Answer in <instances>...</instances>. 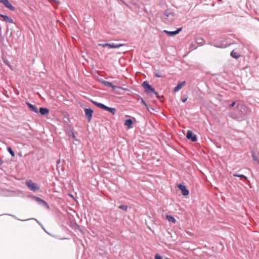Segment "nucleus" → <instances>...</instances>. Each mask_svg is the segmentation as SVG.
<instances>
[{
    "mask_svg": "<svg viewBox=\"0 0 259 259\" xmlns=\"http://www.w3.org/2000/svg\"><path fill=\"white\" fill-rule=\"evenodd\" d=\"M26 185L31 191H36L39 189V187L37 185V184L33 183L30 180L26 182Z\"/></svg>",
    "mask_w": 259,
    "mask_h": 259,
    "instance_id": "obj_1",
    "label": "nucleus"
},
{
    "mask_svg": "<svg viewBox=\"0 0 259 259\" xmlns=\"http://www.w3.org/2000/svg\"><path fill=\"white\" fill-rule=\"evenodd\" d=\"M142 87L147 93H152L154 92V89L149 83L147 81H145L142 83Z\"/></svg>",
    "mask_w": 259,
    "mask_h": 259,
    "instance_id": "obj_2",
    "label": "nucleus"
},
{
    "mask_svg": "<svg viewBox=\"0 0 259 259\" xmlns=\"http://www.w3.org/2000/svg\"><path fill=\"white\" fill-rule=\"evenodd\" d=\"M102 83H103V84H104L105 85H106L107 87L112 88L113 91H114L115 89H122L123 90H125V91L127 90L126 89L123 88L122 87L114 85L112 84V83L111 82H109V81H105V80H103Z\"/></svg>",
    "mask_w": 259,
    "mask_h": 259,
    "instance_id": "obj_3",
    "label": "nucleus"
},
{
    "mask_svg": "<svg viewBox=\"0 0 259 259\" xmlns=\"http://www.w3.org/2000/svg\"><path fill=\"white\" fill-rule=\"evenodd\" d=\"M0 3L11 11H14L15 10V8L10 4L8 0H0Z\"/></svg>",
    "mask_w": 259,
    "mask_h": 259,
    "instance_id": "obj_4",
    "label": "nucleus"
},
{
    "mask_svg": "<svg viewBox=\"0 0 259 259\" xmlns=\"http://www.w3.org/2000/svg\"><path fill=\"white\" fill-rule=\"evenodd\" d=\"M33 199L36 201L39 204L42 205V206L47 207L48 209L50 208L48 203L43 199L36 196H34Z\"/></svg>",
    "mask_w": 259,
    "mask_h": 259,
    "instance_id": "obj_5",
    "label": "nucleus"
},
{
    "mask_svg": "<svg viewBox=\"0 0 259 259\" xmlns=\"http://www.w3.org/2000/svg\"><path fill=\"white\" fill-rule=\"evenodd\" d=\"M84 111L85 115L88 118V121L90 122L92 118L93 110L91 108H85Z\"/></svg>",
    "mask_w": 259,
    "mask_h": 259,
    "instance_id": "obj_6",
    "label": "nucleus"
},
{
    "mask_svg": "<svg viewBox=\"0 0 259 259\" xmlns=\"http://www.w3.org/2000/svg\"><path fill=\"white\" fill-rule=\"evenodd\" d=\"M186 137L188 139L191 140L192 142H196L197 140L196 135L190 130L188 131Z\"/></svg>",
    "mask_w": 259,
    "mask_h": 259,
    "instance_id": "obj_7",
    "label": "nucleus"
},
{
    "mask_svg": "<svg viewBox=\"0 0 259 259\" xmlns=\"http://www.w3.org/2000/svg\"><path fill=\"white\" fill-rule=\"evenodd\" d=\"M182 27H180L179 28H178L175 31H170L164 30L163 31V32L169 36H175V35H177V34H178L180 31H182Z\"/></svg>",
    "mask_w": 259,
    "mask_h": 259,
    "instance_id": "obj_8",
    "label": "nucleus"
},
{
    "mask_svg": "<svg viewBox=\"0 0 259 259\" xmlns=\"http://www.w3.org/2000/svg\"><path fill=\"white\" fill-rule=\"evenodd\" d=\"M178 188L181 191L182 195L184 196H187L189 195V191L185 186L182 184H179L178 185Z\"/></svg>",
    "mask_w": 259,
    "mask_h": 259,
    "instance_id": "obj_9",
    "label": "nucleus"
},
{
    "mask_svg": "<svg viewBox=\"0 0 259 259\" xmlns=\"http://www.w3.org/2000/svg\"><path fill=\"white\" fill-rule=\"evenodd\" d=\"M186 81H183L182 82H179L177 85L174 89V92H177L179 91L186 84Z\"/></svg>",
    "mask_w": 259,
    "mask_h": 259,
    "instance_id": "obj_10",
    "label": "nucleus"
},
{
    "mask_svg": "<svg viewBox=\"0 0 259 259\" xmlns=\"http://www.w3.org/2000/svg\"><path fill=\"white\" fill-rule=\"evenodd\" d=\"M26 104L31 111L34 112L36 113H38L37 108L35 106H34L33 105L31 104L29 102H26Z\"/></svg>",
    "mask_w": 259,
    "mask_h": 259,
    "instance_id": "obj_11",
    "label": "nucleus"
},
{
    "mask_svg": "<svg viewBox=\"0 0 259 259\" xmlns=\"http://www.w3.org/2000/svg\"><path fill=\"white\" fill-rule=\"evenodd\" d=\"M154 76L156 77H162L164 76V71L155 69L154 71Z\"/></svg>",
    "mask_w": 259,
    "mask_h": 259,
    "instance_id": "obj_12",
    "label": "nucleus"
},
{
    "mask_svg": "<svg viewBox=\"0 0 259 259\" xmlns=\"http://www.w3.org/2000/svg\"><path fill=\"white\" fill-rule=\"evenodd\" d=\"M103 110L108 111L111 113H112V115H115L116 111V110L115 108L109 107L105 105L103 108Z\"/></svg>",
    "mask_w": 259,
    "mask_h": 259,
    "instance_id": "obj_13",
    "label": "nucleus"
},
{
    "mask_svg": "<svg viewBox=\"0 0 259 259\" xmlns=\"http://www.w3.org/2000/svg\"><path fill=\"white\" fill-rule=\"evenodd\" d=\"M38 112H39L41 115H45L49 113V110L47 108L40 107L39 108Z\"/></svg>",
    "mask_w": 259,
    "mask_h": 259,
    "instance_id": "obj_14",
    "label": "nucleus"
},
{
    "mask_svg": "<svg viewBox=\"0 0 259 259\" xmlns=\"http://www.w3.org/2000/svg\"><path fill=\"white\" fill-rule=\"evenodd\" d=\"M124 45L123 44H115L114 43L109 44V48L111 49L119 48L121 46H123Z\"/></svg>",
    "mask_w": 259,
    "mask_h": 259,
    "instance_id": "obj_15",
    "label": "nucleus"
},
{
    "mask_svg": "<svg viewBox=\"0 0 259 259\" xmlns=\"http://www.w3.org/2000/svg\"><path fill=\"white\" fill-rule=\"evenodd\" d=\"M2 17L3 18L4 21L6 22H9L10 23H14L13 19L7 15H2Z\"/></svg>",
    "mask_w": 259,
    "mask_h": 259,
    "instance_id": "obj_16",
    "label": "nucleus"
},
{
    "mask_svg": "<svg viewBox=\"0 0 259 259\" xmlns=\"http://www.w3.org/2000/svg\"><path fill=\"white\" fill-rule=\"evenodd\" d=\"M171 12L169 10H166L163 13L162 16V19L164 21H166L167 19H168V16Z\"/></svg>",
    "mask_w": 259,
    "mask_h": 259,
    "instance_id": "obj_17",
    "label": "nucleus"
},
{
    "mask_svg": "<svg viewBox=\"0 0 259 259\" xmlns=\"http://www.w3.org/2000/svg\"><path fill=\"white\" fill-rule=\"evenodd\" d=\"M133 121L131 119H127L125 121L124 125L129 128L133 127Z\"/></svg>",
    "mask_w": 259,
    "mask_h": 259,
    "instance_id": "obj_18",
    "label": "nucleus"
},
{
    "mask_svg": "<svg viewBox=\"0 0 259 259\" xmlns=\"http://www.w3.org/2000/svg\"><path fill=\"white\" fill-rule=\"evenodd\" d=\"M230 55L232 58L235 59H238L240 57V55L237 52H235L234 50L232 51Z\"/></svg>",
    "mask_w": 259,
    "mask_h": 259,
    "instance_id": "obj_19",
    "label": "nucleus"
},
{
    "mask_svg": "<svg viewBox=\"0 0 259 259\" xmlns=\"http://www.w3.org/2000/svg\"><path fill=\"white\" fill-rule=\"evenodd\" d=\"M92 103H93L95 105L97 106L98 107L101 108L103 109L104 105L102 103L97 102L96 101H94L93 100H91Z\"/></svg>",
    "mask_w": 259,
    "mask_h": 259,
    "instance_id": "obj_20",
    "label": "nucleus"
},
{
    "mask_svg": "<svg viewBox=\"0 0 259 259\" xmlns=\"http://www.w3.org/2000/svg\"><path fill=\"white\" fill-rule=\"evenodd\" d=\"M92 103H93L95 105L97 106L98 107L101 108L103 109L104 105L102 103L97 102L96 101H94L93 100H91Z\"/></svg>",
    "mask_w": 259,
    "mask_h": 259,
    "instance_id": "obj_21",
    "label": "nucleus"
},
{
    "mask_svg": "<svg viewBox=\"0 0 259 259\" xmlns=\"http://www.w3.org/2000/svg\"><path fill=\"white\" fill-rule=\"evenodd\" d=\"M166 218L167 220L169 222H171L172 223H175L176 222V219L171 215H167L166 216Z\"/></svg>",
    "mask_w": 259,
    "mask_h": 259,
    "instance_id": "obj_22",
    "label": "nucleus"
},
{
    "mask_svg": "<svg viewBox=\"0 0 259 259\" xmlns=\"http://www.w3.org/2000/svg\"><path fill=\"white\" fill-rule=\"evenodd\" d=\"M251 156L253 159L254 161L257 162L259 164V158L256 155L254 151H251Z\"/></svg>",
    "mask_w": 259,
    "mask_h": 259,
    "instance_id": "obj_23",
    "label": "nucleus"
},
{
    "mask_svg": "<svg viewBox=\"0 0 259 259\" xmlns=\"http://www.w3.org/2000/svg\"><path fill=\"white\" fill-rule=\"evenodd\" d=\"M174 14L173 13H171L168 16V19H167L166 21L168 22H172L174 20Z\"/></svg>",
    "mask_w": 259,
    "mask_h": 259,
    "instance_id": "obj_24",
    "label": "nucleus"
},
{
    "mask_svg": "<svg viewBox=\"0 0 259 259\" xmlns=\"http://www.w3.org/2000/svg\"><path fill=\"white\" fill-rule=\"evenodd\" d=\"M233 176L234 177H239V178H243L244 179H247V177L243 175H240V174H233Z\"/></svg>",
    "mask_w": 259,
    "mask_h": 259,
    "instance_id": "obj_25",
    "label": "nucleus"
},
{
    "mask_svg": "<svg viewBox=\"0 0 259 259\" xmlns=\"http://www.w3.org/2000/svg\"><path fill=\"white\" fill-rule=\"evenodd\" d=\"M127 208H128V207L126 205H121L118 206V208H119L121 210H124V211H126L127 209Z\"/></svg>",
    "mask_w": 259,
    "mask_h": 259,
    "instance_id": "obj_26",
    "label": "nucleus"
},
{
    "mask_svg": "<svg viewBox=\"0 0 259 259\" xmlns=\"http://www.w3.org/2000/svg\"><path fill=\"white\" fill-rule=\"evenodd\" d=\"M8 151L9 152L12 156L14 157L15 154L12 149L10 147L7 148Z\"/></svg>",
    "mask_w": 259,
    "mask_h": 259,
    "instance_id": "obj_27",
    "label": "nucleus"
},
{
    "mask_svg": "<svg viewBox=\"0 0 259 259\" xmlns=\"http://www.w3.org/2000/svg\"><path fill=\"white\" fill-rule=\"evenodd\" d=\"M196 42L200 45H203L204 40L202 38H198L196 39Z\"/></svg>",
    "mask_w": 259,
    "mask_h": 259,
    "instance_id": "obj_28",
    "label": "nucleus"
},
{
    "mask_svg": "<svg viewBox=\"0 0 259 259\" xmlns=\"http://www.w3.org/2000/svg\"><path fill=\"white\" fill-rule=\"evenodd\" d=\"M162 257L159 254H156L155 255V259H162Z\"/></svg>",
    "mask_w": 259,
    "mask_h": 259,
    "instance_id": "obj_29",
    "label": "nucleus"
},
{
    "mask_svg": "<svg viewBox=\"0 0 259 259\" xmlns=\"http://www.w3.org/2000/svg\"><path fill=\"white\" fill-rule=\"evenodd\" d=\"M99 45L100 46H102L103 48H105V47H109V44H108V43L103 44H99Z\"/></svg>",
    "mask_w": 259,
    "mask_h": 259,
    "instance_id": "obj_30",
    "label": "nucleus"
},
{
    "mask_svg": "<svg viewBox=\"0 0 259 259\" xmlns=\"http://www.w3.org/2000/svg\"><path fill=\"white\" fill-rule=\"evenodd\" d=\"M155 95L157 99H160V96L158 95V93L154 91V92H153Z\"/></svg>",
    "mask_w": 259,
    "mask_h": 259,
    "instance_id": "obj_31",
    "label": "nucleus"
},
{
    "mask_svg": "<svg viewBox=\"0 0 259 259\" xmlns=\"http://www.w3.org/2000/svg\"><path fill=\"white\" fill-rule=\"evenodd\" d=\"M141 103L144 105L146 107H148L147 106V104H146V103L145 102V101L142 99L141 98Z\"/></svg>",
    "mask_w": 259,
    "mask_h": 259,
    "instance_id": "obj_32",
    "label": "nucleus"
},
{
    "mask_svg": "<svg viewBox=\"0 0 259 259\" xmlns=\"http://www.w3.org/2000/svg\"><path fill=\"white\" fill-rule=\"evenodd\" d=\"M240 109L241 110L243 109V110L245 111L246 109H247V108L246 106H244V105H241L240 106Z\"/></svg>",
    "mask_w": 259,
    "mask_h": 259,
    "instance_id": "obj_33",
    "label": "nucleus"
},
{
    "mask_svg": "<svg viewBox=\"0 0 259 259\" xmlns=\"http://www.w3.org/2000/svg\"><path fill=\"white\" fill-rule=\"evenodd\" d=\"M187 100V97H185V98H183L182 99V101L183 102V103H185V102H186V101Z\"/></svg>",
    "mask_w": 259,
    "mask_h": 259,
    "instance_id": "obj_34",
    "label": "nucleus"
},
{
    "mask_svg": "<svg viewBox=\"0 0 259 259\" xmlns=\"http://www.w3.org/2000/svg\"><path fill=\"white\" fill-rule=\"evenodd\" d=\"M236 102L235 101L233 102L230 105V107H233L235 106Z\"/></svg>",
    "mask_w": 259,
    "mask_h": 259,
    "instance_id": "obj_35",
    "label": "nucleus"
},
{
    "mask_svg": "<svg viewBox=\"0 0 259 259\" xmlns=\"http://www.w3.org/2000/svg\"><path fill=\"white\" fill-rule=\"evenodd\" d=\"M3 164V161L0 158V165H2Z\"/></svg>",
    "mask_w": 259,
    "mask_h": 259,
    "instance_id": "obj_36",
    "label": "nucleus"
},
{
    "mask_svg": "<svg viewBox=\"0 0 259 259\" xmlns=\"http://www.w3.org/2000/svg\"><path fill=\"white\" fill-rule=\"evenodd\" d=\"M59 162H60V160H58V161H57V163H59Z\"/></svg>",
    "mask_w": 259,
    "mask_h": 259,
    "instance_id": "obj_37",
    "label": "nucleus"
},
{
    "mask_svg": "<svg viewBox=\"0 0 259 259\" xmlns=\"http://www.w3.org/2000/svg\"><path fill=\"white\" fill-rule=\"evenodd\" d=\"M237 107H238V109H240L239 105H237Z\"/></svg>",
    "mask_w": 259,
    "mask_h": 259,
    "instance_id": "obj_38",
    "label": "nucleus"
},
{
    "mask_svg": "<svg viewBox=\"0 0 259 259\" xmlns=\"http://www.w3.org/2000/svg\"><path fill=\"white\" fill-rule=\"evenodd\" d=\"M2 15H3V14H0V17H2Z\"/></svg>",
    "mask_w": 259,
    "mask_h": 259,
    "instance_id": "obj_39",
    "label": "nucleus"
},
{
    "mask_svg": "<svg viewBox=\"0 0 259 259\" xmlns=\"http://www.w3.org/2000/svg\"><path fill=\"white\" fill-rule=\"evenodd\" d=\"M166 259H170V258H166Z\"/></svg>",
    "mask_w": 259,
    "mask_h": 259,
    "instance_id": "obj_40",
    "label": "nucleus"
}]
</instances>
